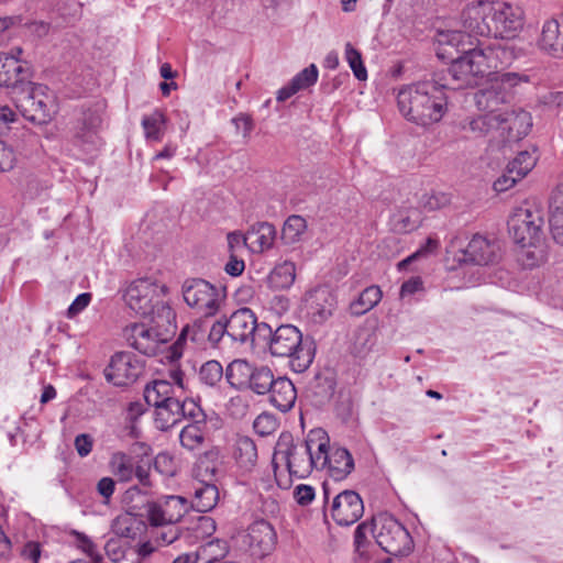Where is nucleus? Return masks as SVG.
Returning <instances> with one entry per match:
<instances>
[{"label": "nucleus", "mask_w": 563, "mask_h": 563, "mask_svg": "<svg viewBox=\"0 0 563 563\" xmlns=\"http://www.w3.org/2000/svg\"><path fill=\"white\" fill-rule=\"evenodd\" d=\"M462 30L442 32L439 35L438 56L454 58L446 49L455 47L464 52L465 34L470 36L515 38L523 26V13L519 7L503 1H478L468 4L461 14Z\"/></svg>", "instance_id": "1"}, {"label": "nucleus", "mask_w": 563, "mask_h": 563, "mask_svg": "<svg viewBox=\"0 0 563 563\" xmlns=\"http://www.w3.org/2000/svg\"><path fill=\"white\" fill-rule=\"evenodd\" d=\"M516 59L512 46L505 43H481L468 48L462 56L452 58L449 74L456 81V88L476 85L479 78L493 76L497 88L510 91L521 82H528L526 75L518 73L498 74L499 69L509 66Z\"/></svg>", "instance_id": "2"}, {"label": "nucleus", "mask_w": 563, "mask_h": 563, "mask_svg": "<svg viewBox=\"0 0 563 563\" xmlns=\"http://www.w3.org/2000/svg\"><path fill=\"white\" fill-rule=\"evenodd\" d=\"M397 104L407 121L428 128L448 112L446 86L431 80L405 86L397 93Z\"/></svg>", "instance_id": "3"}, {"label": "nucleus", "mask_w": 563, "mask_h": 563, "mask_svg": "<svg viewBox=\"0 0 563 563\" xmlns=\"http://www.w3.org/2000/svg\"><path fill=\"white\" fill-rule=\"evenodd\" d=\"M167 287L151 278L133 280L124 291V301L135 314L150 318L152 322L169 324L175 313L165 300Z\"/></svg>", "instance_id": "4"}, {"label": "nucleus", "mask_w": 563, "mask_h": 563, "mask_svg": "<svg viewBox=\"0 0 563 563\" xmlns=\"http://www.w3.org/2000/svg\"><path fill=\"white\" fill-rule=\"evenodd\" d=\"M320 457L312 459L303 442L294 443L290 434H282L277 441L273 455V466L275 481L279 488H288L290 479L283 476L278 471L279 466H285L289 476L303 478L312 472L313 468L320 467Z\"/></svg>", "instance_id": "5"}, {"label": "nucleus", "mask_w": 563, "mask_h": 563, "mask_svg": "<svg viewBox=\"0 0 563 563\" xmlns=\"http://www.w3.org/2000/svg\"><path fill=\"white\" fill-rule=\"evenodd\" d=\"M263 331L269 335L268 349L271 354L278 357H289L296 372H303L312 363L311 349L302 344L301 332L295 325L283 324L273 331L268 324L262 323L260 333Z\"/></svg>", "instance_id": "6"}, {"label": "nucleus", "mask_w": 563, "mask_h": 563, "mask_svg": "<svg viewBox=\"0 0 563 563\" xmlns=\"http://www.w3.org/2000/svg\"><path fill=\"white\" fill-rule=\"evenodd\" d=\"M14 102L19 112L36 124L51 122L58 112L55 92L42 84L26 82Z\"/></svg>", "instance_id": "7"}, {"label": "nucleus", "mask_w": 563, "mask_h": 563, "mask_svg": "<svg viewBox=\"0 0 563 563\" xmlns=\"http://www.w3.org/2000/svg\"><path fill=\"white\" fill-rule=\"evenodd\" d=\"M185 302L205 318L214 317L225 305V289L202 278H189L183 283Z\"/></svg>", "instance_id": "8"}, {"label": "nucleus", "mask_w": 563, "mask_h": 563, "mask_svg": "<svg viewBox=\"0 0 563 563\" xmlns=\"http://www.w3.org/2000/svg\"><path fill=\"white\" fill-rule=\"evenodd\" d=\"M374 538L382 550L395 556L408 555L413 550L408 530L388 514L374 517Z\"/></svg>", "instance_id": "9"}, {"label": "nucleus", "mask_w": 563, "mask_h": 563, "mask_svg": "<svg viewBox=\"0 0 563 563\" xmlns=\"http://www.w3.org/2000/svg\"><path fill=\"white\" fill-rule=\"evenodd\" d=\"M499 100L492 89L482 90L476 95V104L483 113L467 118L462 129L472 133L476 137L488 135L495 130H499L501 120V109L498 107Z\"/></svg>", "instance_id": "10"}, {"label": "nucleus", "mask_w": 563, "mask_h": 563, "mask_svg": "<svg viewBox=\"0 0 563 563\" xmlns=\"http://www.w3.org/2000/svg\"><path fill=\"white\" fill-rule=\"evenodd\" d=\"M541 211L528 203L514 209L508 220L509 234L517 245L543 239Z\"/></svg>", "instance_id": "11"}, {"label": "nucleus", "mask_w": 563, "mask_h": 563, "mask_svg": "<svg viewBox=\"0 0 563 563\" xmlns=\"http://www.w3.org/2000/svg\"><path fill=\"white\" fill-rule=\"evenodd\" d=\"M164 324L150 325L146 323H132L124 329V338L130 346L145 355H155L167 350L168 338L159 328ZM168 354L166 355V357Z\"/></svg>", "instance_id": "12"}, {"label": "nucleus", "mask_w": 563, "mask_h": 563, "mask_svg": "<svg viewBox=\"0 0 563 563\" xmlns=\"http://www.w3.org/2000/svg\"><path fill=\"white\" fill-rule=\"evenodd\" d=\"M188 510L189 501L175 495L159 497L146 506L147 519L153 527L176 525Z\"/></svg>", "instance_id": "13"}, {"label": "nucleus", "mask_w": 563, "mask_h": 563, "mask_svg": "<svg viewBox=\"0 0 563 563\" xmlns=\"http://www.w3.org/2000/svg\"><path fill=\"white\" fill-rule=\"evenodd\" d=\"M142 369L143 365L136 355L131 352H118L111 356L104 368V377L114 386H130L136 382Z\"/></svg>", "instance_id": "14"}, {"label": "nucleus", "mask_w": 563, "mask_h": 563, "mask_svg": "<svg viewBox=\"0 0 563 563\" xmlns=\"http://www.w3.org/2000/svg\"><path fill=\"white\" fill-rule=\"evenodd\" d=\"M169 379H155L144 388V399L153 407L180 398L185 390L184 373L178 367L168 372Z\"/></svg>", "instance_id": "15"}, {"label": "nucleus", "mask_w": 563, "mask_h": 563, "mask_svg": "<svg viewBox=\"0 0 563 563\" xmlns=\"http://www.w3.org/2000/svg\"><path fill=\"white\" fill-rule=\"evenodd\" d=\"M22 56L23 49L20 46L0 53V86L18 88L19 85H25L24 80L30 77V65Z\"/></svg>", "instance_id": "16"}, {"label": "nucleus", "mask_w": 563, "mask_h": 563, "mask_svg": "<svg viewBox=\"0 0 563 563\" xmlns=\"http://www.w3.org/2000/svg\"><path fill=\"white\" fill-rule=\"evenodd\" d=\"M187 418L191 422L183 427L179 441L183 448L189 451H199L203 448L207 435L206 415L197 402L187 404Z\"/></svg>", "instance_id": "17"}, {"label": "nucleus", "mask_w": 563, "mask_h": 563, "mask_svg": "<svg viewBox=\"0 0 563 563\" xmlns=\"http://www.w3.org/2000/svg\"><path fill=\"white\" fill-rule=\"evenodd\" d=\"M463 262L477 265H494L503 257L500 243L496 239H488L482 234H475L463 251Z\"/></svg>", "instance_id": "18"}, {"label": "nucleus", "mask_w": 563, "mask_h": 563, "mask_svg": "<svg viewBox=\"0 0 563 563\" xmlns=\"http://www.w3.org/2000/svg\"><path fill=\"white\" fill-rule=\"evenodd\" d=\"M330 511L338 525L351 526L363 516V500L356 492L344 490L333 498Z\"/></svg>", "instance_id": "19"}, {"label": "nucleus", "mask_w": 563, "mask_h": 563, "mask_svg": "<svg viewBox=\"0 0 563 563\" xmlns=\"http://www.w3.org/2000/svg\"><path fill=\"white\" fill-rule=\"evenodd\" d=\"M101 125V115L98 110H87L82 112L74 134V143L85 152L90 153L100 144L98 129Z\"/></svg>", "instance_id": "20"}, {"label": "nucleus", "mask_w": 563, "mask_h": 563, "mask_svg": "<svg viewBox=\"0 0 563 563\" xmlns=\"http://www.w3.org/2000/svg\"><path fill=\"white\" fill-rule=\"evenodd\" d=\"M249 539V547L252 554L260 559L272 554L277 543L275 529L265 520L255 521L250 526Z\"/></svg>", "instance_id": "21"}, {"label": "nucleus", "mask_w": 563, "mask_h": 563, "mask_svg": "<svg viewBox=\"0 0 563 563\" xmlns=\"http://www.w3.org/2000/svg\"><path fill=\"white\" fill-rule=\"evenodd\" d=\"M110 472L118 478V481L128 483L136 477L142 485L148 483L147 470L136 464L135 457L124 452H114L109 461Z\"/></svg>", "instance_id": "22"}, {"label": "nucleus", "mask_w": 563, "mask_h": 563, "mask_svg": "<svg viewBox=\"0 0 563 563\" xmlns=\"http://www.w3.org/2000/svg\"><path fill=\"white\" fill-rule=\"evenodd\" d=\"M532 117L525 110H503L499 130L508 141H519L530 132Z\"/></svg>", "instance_id": "23"}, {"label": "nucleus", "mask_w": 563, "mask_h": 563, "mask_svg": "<svg viewBox=\"0 0 563 563\" xmlns=\"http://www.w3.org/2000/svg\"><path fill=\"white\" fill-rule=\"evenodd\" d=\"M196 402L194 399L186 398L180 400V398L172 399V401L158 405L154 411V424L161 431H167L183 419H186L187 416V404Z\"/></svg>", "instance_id": "24"}, {"label": "nucleus", "mask_w": 563, "mask_h": 563, "mask_svg": "<svg viewBox=\"0 0 563 563\" xmlns=\"http://www.w3.org/2000/svg\"><path fill=\"white\" fill-rule=\"evenodd\" d=\"M229 327V336L236 342H246L250 338H253L255 331L260 332L256 317L254 312L249 308H241L234 311L229 319H227Z\"/></svg>", "instance_id": "25"}, {"label": "nucleus", "mask_w": 563, "mask_h": 563, "mask_svg": "<svg viewBox=\"0 0 563 563\" xmlns=\"http://www.w3.org/2000/svg\"><path fill=\"white\" fill-rule=\"evenodd\" d=\"M309 313L316 323L328 320L335 308V298L327 287L312 290L308 297Z\"/></svg>", "instance_id": "26"}, {"label": "nucleus", "mask_w": 563, "mask_h": 563, "mask_svg": "<svg viewBox=\"0 0 563 563\" xmlns=\"http://www.w3.org/2000/svg\"><path fill=\"white\" fill-rule=\"evenodd\" d=\"M297 400V390L287 377H277L269 390L271 404L283 412L290 410Z\"/></svg>", "instance_id": "27"}, {"label": "nucleus", "mask_w": 563, "mask_h": 563, "mask_svg": "<svg viewBox=\"0 0 563 563\" xmlns=\"http://www.w3.org/2000/svg\"><path fill=\"white\" fill-rule=\"evenodd\" d=\"M325 468L334 481H342L353 471L354 461L346 449L334 446L328 452Z\"/></svg>", "instance_id": "28"}, {"label": "nucleus", "mask_w": 563, "mask_h": 563, "mask_svg": "<svg viewBox=\"0 0 563 563\" xmlns=\"http://www.w3.org/2000/svg\"><path fill=\"white\" fill-rule=\"evenodd\" d=\"M276 234L275 227L268 222L254 224L247 231V236L251 239L249 249L258 254L269 251L274 246Z\"/></svg>", "instance_id": "29"}, {"label": "nucleus", "mask_w": 563, "mask_h": 563, "mask_svg": "<svg viewBox=\"0 0 563 563\" xmlns=\"http://www.w3.org/2000/svg\"><path fill=\"white\" fill-rule=\"evenodd\" d=\"M303 443L312 459L320 457V467L317 468H325L328 452L333 448L330 445L328 433L321 428L312 429L308 432Z\"/></svg>", "instance_id": "30"}, {"label": "nucleus", "mask_w": 563, "mask_h": 563, "mask_svg": "<svg viewBox=\"0 0 563 563\" xmlns=\"http://www.w3.org/2000/svg\"><path fill=\"white\" fill-rule=\"evenodd\" d=\"M207 333V323L203 319H197L191 324L186 325L173 346L168 347V356L172 361L178 360L181 354V344L184 341L189 339L195 343H200L203 341Z\"/></svg>", "instance_id": "31"}, {"label": "nucleus", "mask_w": 563, "mask_h": 563, "mask_svg": "<svg viewBox=\"0 0 563 563\" xmlns=\"http://www.w3.org/2000/svg\"><path fill=\"white\" fill-rule=\"evenodd\" d=\"M517 261L523 268H534L547 261V246L543 239L531 244H520Z\"/></svg>", "instance_id": "32"}, {"label": "nucleus", "mask_w": 563, "mask_h": 563, "mask_svg": "<svg viewBox=\"0 0 563 563\" xmlns=\"http://www.w3.org/2000/svg\"><path fill=\"white\" fill-rule=\"evenodd\" d=\"M296 279V264L283 261L274 266L267 276L268 286L276 290L290 288Z\"/></svg>", "instance_id": "33"}, {"label": "nucleus", "mask_w": 563, "mask_h": 563, "mask_svg": "<svg viewBox=\"0 0 563 563\" xmlns=\"http://www.w3.org/2000/svg\"><path fill=\"white\" fill-rule=\"evenodd\" d=\"M540 47L554 57H563V37L558 21L549 20L543 24Z\"/></svg>", "instance_id": "34"}, {"label": "nucleus", "mask_w": 563, "mask_h": 563, "mask_svg": "<svg viewBox=\"0 0 563 563\" xmlns=\"http://www.w3.org/2000/svg\"><path fill=\"white\" fill-rule=\"evenodd\" d=\"M233 456L244 471H251L257 463V448L249 437H239L235 440Z\"/></svg>", "instance_id": "35"}, {"label": "nucleus", "mask_w": 563, "mask_h": 563, "mask_svg": "<svg viewBox=\"0 0 563 563\" xmlns=\"http://www.w3.org/2000/svg\"><path fill=\"white\" fill-rule=\"evenodd\" d=\"M253 369L252 365L245 360H234L227 367L225 378L234 388H246L250 379H252Z\"/></svg>", "instance_id": "36"}, {"label": "nucleus", "mask_w": 563, "mask_h": 563, "mask_svg": "<svg viewBox=\"0 0 563 563\" xmlns=\"http://www.w3.org/2000/svg\"><path fill=\"white\" fill-rule=\"evenodd\" d=\"M421 222V217L418 210L399 209L396 211L389 221L390 229L396 233H409L416 230Z\"/></svg>", "instance_id": "37"}, {"label": "nucleus", "mask_w": 563, "mask_h": 563, "mask_svg": "<svg viewBox=\"0 0 563 563\" xmlns=\"http://www.w3.org/2000/svg\"><path fill=\"white\" fill-rule=\"evenodd\" d=\"M142 527V520L130 512L119 515L111 523V530L115 536L128 539H135Z\"/></svg>", "instance_id": "38"}, {"label": "nucleus", "mask_w": 563, "mask_h": 563, "mask_svg": "<svg viewBox=\"0 0 563 563\" xmlns=\"http://www.w3.org/2000/svg\"><path fill=\"white\" fill-rule=\"evenodd\" d=\"M229 550L225 541L214 539L200 545L196 551V555L198 562L200 561L201 563H222L229 554Z\"/></svg>", "instance_id": "39"}, {"label": "nucleus", "mask_w": 563, "mask_h": 563, "mask_svg": "<svg viewBox=\"0 0 563 563\" xmlns=\"http://www.w3.org/2000/svg\"><path fill=\"white\" fill-rule=\"evenodd\" d=\"M219 500V492L214 485L201 483L195 489L191 506L198 512L212 510Z\"/></svg>", "instance_id": "40"}, {"label": "nucleus", "mask_w": 563, "mask_h": 563, "mask_svg": "<svg viewBox=\"0 0 563 563\" xmlns=\"http://www.w3.org/2000/svg\"><path fill=\"white\" fill-rule=\"evenodd\" d=\"M549 221L553 239L563 244V187L552 197Z\"/></svg>", "instance_id": "41"}, {"label": "nucleus", "mask_w": 563, "mask_h": 563, "mask_svg": "<svg viewBox=\"0 0 563 563\" xmlns=\"http://www.w3.org/2000/svg\"><path fill=\"white\" fill-rule=\"evenodd\" d=\"M383 292L378 286L365 288L358 298L351 303V311L355 316H362L378 305Z\"/></svg>", "instance_id": "42"}, {"label": "nucleus", "mask_w": 563, "mask_h": 563, "mask_svg": "<svg viewBox=\"0 0 563 563\" xmlns=\"http://www.w3.org/2000/svg\"><path fill=\"white\" fill-rule=\"evenodd\" d=\"M166 118L162 111L155 110L142 119V128L147 141H162L165 132Z\"/></svg>", "instance_id": "43"}, {"label": "nucleus", "mask_w": 563, "mask_h": 563, "mask_svg": "<svg viewBox=\"0 0 563 563\" xmlns=\"http://www.w3.org/2000/svg\"><path fill=\"white\" fill-rule=\"evenodd\" d=\"M307 231V222L301 216H290L282 229V240L285 244L291 245L302 240Z\"/></svg>", "instance_id": "44"}, {"label": "nucleus", "mask_w": 563, "mask_h": 563, "mask_svg": "<svg viewBox=\"0 0 563 563\" xmlns=\"http://www.w3.org/2000/svg\"><path fill=\"white\" fill-rule=\"evenodd\" d=\"M275 382L276 378L272 369L267 366H261L253 369L252 379H250L247 387L257 395H265L269 393Z\"/></svg>", "instance_id": "45"}, {"label": "nucleus", "mask_w": 563, "mask_h": 563, "mask_svg": "<svg viewBox=\"0 0 563 563\" xmlns=\"http://www.w3.org/2000/svg\"><path fill=\"white\" fill-rule=\"evenodd\" d=\"M537 156L528 151L520 152L509 164V173H515L517 179H522L536 166Z\"/></svg>", "instance_id": "46"}, {"label": "nucleus", "mask_w": 563, "mask_h": 563, "mask_svg": "<svg viewBox=\"0 0 563 563\" xmlns=\"http://www.w3.org/2000/svg\"><path fill=\"white\" fill-rule=\"evenodd\" d=\"M451 202V196L442 191H430L422 195L419 205L422 210L431 212L440 210Z\"/></svg>", "instance_id": "47"}, {"label": "nucleus", "mask_w": 563, "mask_h": 563, "mask_svg": "<svg viewBox=\"0 0 563 563\" xmlns=\"http://www.w3.org/2000/svg\"><path fill=\"white\" fill-rule=\"evenodd\" d=\"M344 55L354 76L358 80H365L367 78V71L360 51H357L351 43H346L344 47Z\"/></svg>", "instance_id": "48"}, {"label": "nucleus", "mask_w": 563, "mask_h": 563, "mask_svg": "<svg viewBox=\"0 0 563 563\" xmlns=\"http://www.w3.org/2000/svg\"><path fill=\"white\" fill-rule=\"evenodd\" d=\"M199 377L206 385L216 386L223 377L222 365L218 361L206 362L200 368Z\"/></svg>", "instance_id": "49"}, {"label": "nucleus", "mask_w": 563, "mask_h": 563, "mask_svg": "<svg viewBox=\"0 0 563 563\" xmlns=\"http://www.w3.org/2000/svg\"><path fill=\"white\" fill-rule=\"evenodd\" d=\"M318 68L314 64H311L299 71L290 81L299 92L312 87L318 81Z\"/></svg>", "instance_id": "50"}, {"label": "nucleus", "mask_w": 563, "mask_h": 563, "mask_svg": "<svg viewBox=\"0 0 563 563\" xmlns=\"http://www.w3.org/2000/svg\"><path fill=\"white\" fill-rule=\"evenodd\" d=\"M76 547L91 559V563H102V556L92 540L82 532L74 531Z\"/></svg>", "instance_id": "51"}, {"label": "nucleus", "mask_w": 563, "mask_h": 563, "mask_svg": "<svg viewBox=\"0 0 563 563\" xmlns=\"http://www.w3.org/2000/svg\"><path fill=\"white\" fill-rule=\"evenodd\" d=\"M277 428L278 422L276 418L267 412L258 415L253 422L254 431L261 437L273 434Z\"/></svg>", "instance_id": "52"}, {"label": "nucleus", "mask_w": 563, "mask_h": 563, "mask_svg": "<svg viewBox=\"0 0 563 563\" xmlns=\"http://www.w3.org/2000/svg\"><path fill=\"white\" fill-rule=\"evenodd\" d=\"M372 534L374 537V518L371 522H362L360 523L354 532V545L356 551L363 555L365 553V548L368 544V536Z\"/></svg>", "instance_id": "53"}, {"label": "nucleus", "mask_w": 563, "mask_h": 563, "mask_svg": "<svg viewBox=\"0 0 563 563\" xmlns=\"http://www.w3.org/2000/svg\"><path fill=\"white\" fill-rule=\"evenodd\" d=\"M181 536V530L175 525L167 526V529L157 530L154 533V542L157 547L169 545Z\"/></svg>", "instance_id": "54"}, {"label": "nucleus", "mask_w": 563, "mask_h": 563, "mask_svg": "<svg viewBox=\"0 0 563 563\" xmlns=\"http://www.w3.org/2000/svg\"><path fill=\"white\" fill-rule=\"evenodd\" d=\"M438 241L429 238L423 246H421L418 251H416L412 255L408 256L407 258L400 261L398 263V268L404 269L410 262L413 260L423 256L428 253H432L438 249Z\"/></svg>", "instance_id": "55"}, {"label": "nucleus", "mask_w": 563, "mask_h": 563, "mask_svg": "<svg viewBox=\"0 0 563 563\" xmlns=\"http://www.w3.org/2000/svg\"><path fill=\"white\" fill-rule=\"evenodd\" d=\"M15 154L3 141L0 140V172H9L15 164Z\"/></svg>", "instance_id": "56"}, {"label": "nucleus", "mask_w": 563, "mask_h": 563, "mask_svg": "<svg viewBox=\"0 0 563 563\" xmlns=\"http://www.w3.org/2000/svg\"><path fill=\"white\" fill-rule=\"evenodd\" d=\"M247 234L244 235L240 231H233L228 233L227 241L230 254H235L241 249L247 246Z\"/></svg>", "instance_id": "57"}, {"label": "nucleus", "mask_w": 563, "mask_h": 563, "mask_svg": "<svg viewBox=\"0 0 563 563\" xmlns=\"http://www.w3.org/2000/svg\"><path fill=\"white\" fill-rule=\"evenodd\" d=\"M375 344V335L367 329L357 332L355 347L358 353L369 351Z\"/></svg>", "instance_id": "58"}, {"label": "nucleus", "mask_w": 563, "mask_h": 563, "mask_svg": "<svg viewBox=\"0 0 563 563\" xmlns=\"http://www.w3.org/2000/svg\"><path fill=\"white\" fill-rule=\"evenodd\" d=\"M228 321L218 320L216 321L208 332V340L213 344H218L224 334L229 335V327H227Z\"/></svg>", "instance_id": "59"}, {"label": "nucleus", "mask_w": 563, "mask_h": 563, "mask_svg": "<svg viewBox=\"0 0 563 563\" xmlns=\"http://www.w3.org/2000/svg\"><path fill=\"white\" fill-rule=\"evenodd\" d=\"M91 300V295L88 292L80 294L76 297V299L71 302L67 310V317L74 318L78 313H80Z\"/></svg>", "instance_id": "60"}, {"label": "nucleus", "mask_w": 563, "mask_h": 563, "mask_svg": "<svg viewBox=\"0 0 563 563\" xmlns=\"http://www.w3.org/2000/svg\"><path fill=\"white\" fill-rule=\"evenodd\" d=\"M294 497L299 505H309L314 498V489L309 485H298L295 489Z\"/></svg>", "instance_id": "61"}, {"label": "nucleus", "mask_w": 563, "mask_h": 563, "mask_svg": "<svg viewBox=\"0 0 563 563\" xmlns=\"http://www.w3.org/2000/svg\"><path fill=\"white\" fill-rule=\"evenodd\" d=\"M423 289V283L420 277H412L405 282L400 288V298H406L408 296L415 295L418 291Z\"/></svg>", "instance_id": "62"}, {"label": "nucleus", "mask_w": 563, "mask_h": 563, "mask_svg": "<svg viewBox=\"0 0 563 563\" xmlns=\"http://www.w3.org/2000/svg\"><path fill=\"white\" fill-rule=\"evenodd\" d=\"M104 551L107 556L113 562H117L124 556V550L118 539L108 540L104 544Z\"/></svg>", "instance_id": "63"}, {"label": "nucleus", "mask_w": 563, "mask_h": 563, "mask_svg": "<svg viewBox=\"0 0 563 563\" xmlns=\"http://www.w3.org/2000/svg\"><path fill=\"white\" fill-rule=\"evenodd\" d=\"M245 268L244 261L239 258L235 254H230V258L224 266L227 274L233 277L240 276Z\"/></svg>", "instance_id": "64"}]
</instances>
